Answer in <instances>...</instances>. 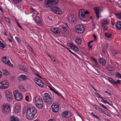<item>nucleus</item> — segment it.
Segmentation results:
<instances>
[{
  "instance_id": "f257e3e1",
  "label": "nucleus",
  "mask_w": 121,
  "mask_h": 121,
  "mask_svg": "<svg viewBox=\"0 0 121 121\" xmlns=\"http://www.w3.org/2000/svg\"><path fill=\"white\" fill-rule=\"evenodd\" d=\"M37 111L33 107L29 108L27 110L26 117L29 120H32L34 117Z\"/></svg>"
},
{
  "instance_id": "f03ea898",
  "label": "nucleus",
  "mask_w": 121,
  "mask_h": 121,
  "mask_svg": "<svg viewBox=\"0 0 121 121\" xmlns=\"http://www.w3.org/2000/svg\"><path fill=\"white\" fill-rule=\"evenodd\" d=\"M35 102L38 108H41L43 107V101L41 97L39 96L36 97L35 99Z\"/></svg>"
},
{
  "instance_id": "7ed1b4c3",
  "label": "nucleus",
  "mask_w": 121,
  "mask_h": 121,
  "mask_svg": "<svg viewBox=\"0 0 121 121\" xmlns=\"http://www.w3.org/2000/svg\"><path fill=\"white\" fill-rule=\"evenodd\" d=\"M85 29V27L84 26L78 25L75 26V30L78 33H81L84 31Z\"/></svg>"
},
{
  "instance_id": "20e7f679",
  "label": "nucleus",
  "mask_w": 121,
  "mask_h": 121,
  "mask_svg": "<svg viewBox=\"0 0 121 121\" xmlns=\"http://www.w3.org/2000/svg\"><path fill=\"white\" fill-rule=\"evenodd\" d=\"M58 2V0H46L45 3L47 7H51L52 5L57 4Z\"/></svg>"
},
{
  "instance_id": "39448f33",
  "label": "nucleus",
  "mask_w": 121,
  "mask_h": 121,
  "mask_svg": "<svg viewBox=\"0 0 121 121\" xmlns=\"http://www.w3.org/2000/svg\"><path fill=\"white\" fill-rule=\"evenodd\" d=\"M2 61L5 64L11 67H13V65L10 62L9 59L6 56H4L1 59Z\"/></svg>"
},
{
  "instance_id": "423d86ee",
  "label": "nucleus",
  "mask_w": 121,
  "mask_h": 121,
  "mask_svg": "<svg viewBox=\"0 0 121 121\" xmlns=\"http://www.w3.org/2000/svg\"><path fill=\"white\" fill-rule=\"evenodd\" d=\"M2 112L4 113L7 114L10 111V106H7V105L4 104L1 108Z\"/></svg>"
},
{
  "instance_id": "0eeeda50",
  "label": "nucleus",
  "mask_w": 121,
  "mask_h": 121,
  "mask_svg": "<svg viewBox=\"0 0 121 121\" xmlns=\"http://www.w3.org/2000/svg\"><path fill=\"white\" fill-rule=\"evenodd\" d=\"M9 83L6 80L2 81L0 82V88L2 89L7 88L9 86Z\"/></svg>"
},
{
  "instance_id": "6e6552de",
  "label": "nucleus",
  "mask_w": 121,
  "mask_h": 121,
  "mask_svg": "<svg viewBox=\"0 0 121 121\" xmlns=\"http://www.w3.org/2000/svg\"><path fill=\"white\" fill-rule=\"evenodd\" d=\"M84 10L80 9L79 11V16L81 19H82L83 21H86L87 20V19L85 17V15L83 14L84 13Z\"/></svg>"
},
{
  "instance_id": "1a4fd4ad",
  "label": "nucleus",
  "mask_w": 121,
  "mask_h": 121,
  "mask_svg": "<svg viewBox=\"0 0 121 121\" xmlns=\"http://www.w3.org/2000/svg\"><path fill=\"white\" fill-rule=\"evenodd\" d=\"M14 97L15 99L18 101L21 100L22 99L21 94L19 93L17 91H15L14 92Z\"/></svg>"
},
{
  "instance_id": "9d476101",
  "label": "nucleus",
  "mask_w": 121,
  "mask_h": 121,
  "mask_svg": "<svg viewBox=\"0 0 121 121\" xmlns=\"http://www.w3.org/2000/svg\"><path fill=\"white\" fill-rule=\"evenodd\" d=\"M5 95L8 101L9 102L11 101L13 98L12 93L9 91H7L5 93Z\"/></svg>"
},
{
  "instance_id": "9b49d317",
  "label": "nucleus",
  "mask_w": 121,
  "mask_h": 121,
  "mask_svg": "<svg viewBox=\"0 0 121 121\" xmlns=\"http://www.w3.org/2000/svg\"><path fill=\"white\" fill-rule=\"evenodd\" d=\"M52 110L54 112H57L59 109V105L53 104L52 106Z\"/></svg>"
},
{
  "instance_id": "f8f14e48",
  "label": "nucleus",
  "mask_w": 121,
  "mask_h": 121,
  "mask_svg": "<svg viewBox=\"0 0 121 121\" xmlns=\"http://www.w3.org/2000/svg\"><path fill=\"white\" fill-rule=\"evenodd\" d=\"M62 116L68 118L70 117L71 114L69 112H65L62 113Z\"/></svg>"
},
{
  "instance_id": "ddd939ff",
  "label": "nucleus",
  "mask_w": 121,
  "mask_h": 121,
  "mask_svg": "<svg viewBox=\"0 0 121 121\" xmlns=\"http://www.w3.org/2000/svg\"><path fill=\"white\" fill-rule=\"evenodd\" d=\"M94 9L96 16L98 18V19L99 17V14L100 11V9L99 7H96L94 8Z\"/></svg>"
},
{
  "instance_id": "4468645a",
  "label": "nucleus",
  "mask_w": 121,
  "mask_h": 121,
  "mask_svg": "<svg viewBox=\"0 0 121 121\" xmlns=\"http://www.w3.org/2000/svg\"><path fill=\"white\" fill-rule=\"evenodd\" d=\"M35 22L38 25L41 26L42 24V23L39 16L35 17Z\"/></svg>"
},
{
  "instance_id": "2eb2a0df",
  "label": "nucleus",
  "mask_w": 121,
  "mask_h": 121,
  "mask_svg": "<svg viewBox=\"0 0 121 121\" xmlns=\"http://www.w3.org/2000/svg\"><path fill=\"white\" fill-rule=\"evenodd\" d=\"M52 31L55 33L58 34L60 32V29L59 28L52 27L50 28Z\"/></svg>"
},
{
  "instance_id": "dca6fc26",
  "label": "nucleus",
  "mask_w": 121,
  "mask_h": 121,
  "mask_svg": "<svg viewBox=\"0 0 121 121\" xmlns=\"http://www.w3.org/2000/svg\"><path fill=\"white\" fill-rule=\"evenodd\" d=\"M26 77L24 75L22 74L20 75L18 78L19 81H22L25 80L26 79Z\"/></svg>"
},
{
  "instance_id": "f3484780",
  "label": "nucleus",
  "mask_w": 121,
  "mask_h": 121,
  "mask_svg": "<svg viewBox=\"0 0 121 121\" xmlns=\"http://www.w3.org/2000/svg\"><path fill=\"white\" fill-rule=\"evenodd\" d=\"M99 62L103 65H104L106 64L105 60L103 59L99 58L98 61Z\"/></svg>"
},
{
  "instance_id": "a211bd4d",
  "label": "nucleus",
  "mask_w": 121,
  "mask_h": 121,
  "mask_svg": "<svg viewBox=\"0 0 121 121\" xmlns=\"http://www.w3.org/2000/svg\"><path fill=\"white\" fill-rule=\"evenodd\" d=\"M56 10H54V12L57 14H58L59 15L61 14L62 13V11L57 7H56Z\"/></svg>"
},
{
  "instance_id": "6ab92c4d",
  "label": "nucleus",
  "mask_w": 121,
  "mask_h": 121,
  "mask_svg": "<svg viewBox=\"0 0 121 121\" xmlns=\"http://www.w3.org/2000/svg\"><path fill=\"white\" fill-rule=\"evenodd\" d=\"M116 26L118 30H121V22L118 21L116 24Z\"/></svg>"
},
{
  "instance_id": "aec40b11",
  "label": "nucleus",
  "mask_w": 121,
  "mask_h": 121,
  "mask_svg": "<svg viewBox=\"0 0 121 121\" xmlns=\"http://www.w3.org/2000/svg\"><path fill=\"white\" fill-rule=\"evenodd\" d=\"M20 107L18 105H16L14 109L15 112L16 113L20 111Z\"/></svg>"
},
{
  "instance_id": "412c9836",
  "label": "nucleus",
  "mask_w": 121,
  "mask_h": 121,
  "mask_svg": "<svg viewBox=\"0 0 121 121\" xmlns=\"http://www.w3.org/2000/svg\"><path fill=\"white\" fill-rule=\"evenodd\" d=\"M82 40L79 37H78L76 38L75 42L78 44H80L82 43Z\"/></svg>"
},
{
  "instance_id": "4be33fe9",
  "label": "nucleus",
  "mask_w": 121,
  "mask_h": 121,
  "mask_svg": "<svg viewBox=\"0 0 121 121\" xmlns=\"http://www.w3.org/2000/svg\"><path fill=\"white\" fill-rule=\"evenodd\" d=\"M51 96L48 94L46 93L44 94V95L43 96V98L44 100H45L48 98H51Z\"/></svg>"
},
{
  "instance_id": "5701e85b",
  "label": "nucleus",
  "mask_w": 121,
  "mask_h": 121,
  "mask_svg": "<svg viewBox=\"0 0 121 121\" xmlns=\"http://www.w3.org/2000/svg\"><path fill=\"white\" fill-rule=\"evenodd\" d=\"M44 101L48 104H51L52 103V99L51 97L49 98H48V99L44 100Z\"/></svg>"
},
{
  "instance_id": "b1692460",
  "label": "nucleus",
  "mask_w": 121,
  "mask_h": 121,
  "mask_svg": "<svg viewBox=\"0 0 121 121\" xmlns=\"http://www.w3.org/2000/svg\"><path fill=\"white\" fill-rule=\"evenodd\" d=\"M18 88L21 91L23 92H25L26 91V89L25 87L22 86L21 85H19L18 86Z\"/></svg>"
},
{
  "instance_id": "393cba45",
  "label": "nucleus",
  "mask_w": 121,
  "mask_h": 121,
  "mask_svg": "<svg viewBox=\"0 0 121 121\" xmlns=\"http://www.w3.org/2000/svg\"><path fill=\"white\" fill-rule=\"evenodd\" d=\"M115 15L117 18L121 19V13H115Z\"/></svg>"
},
{
  "instance_id": "a878e982",
  "label": "nucleus",
  "mask_w": 121,
  "mask_h": 121,
  "mask_svg": "<svg viewBox=\"0 0 121 121\" xmlns=\"http://www.w3.org/2000/svg\"><path fill=\"white\" fill-rule=\"evenodd\" d=\"M19 67L21 69H22L25 72H26L27 70L26 68L24 66L21 65H20Z\"/></svg>"
},
{
  "instance_id": "bb28decb",
  "label": "nucleus",
  "mask_w": 121,
  "mask_h": 121,
  "mask_svg": "<svg viewBox=\"0 0 121 121\" xmlns=\"http://www.w3.org/2000/svg\"><path fill=\"white\" fill-rule=\"evenodd\" d=\"M11 121H19V120L17 117L12 116L11 117Z\"/></svg>"
},
{
  "instance_id": "cd10ccee",
  "label": "nucleus",
  "mask_w": 121,
  "mask_h": 121,
  "mask_svg": "<svg viewBox=\"0 0 121 121\" xmlns=\"http://www.w3.org/2000/svg\"><path fill=\"white\" fill-rule=\"evenodd\" d=\"M103 112L106 115H107L108 116H109L110 114L106 110H105L101 108V109L100 112Z\"/></svg>"
},
{
  "instance_id": "c85d7f7f",
  "label": "nucleus",
  "mask_w": 121,
  "mask_h": 121,
  "mask_svg": "<svg viewBox=\"0 0 121 121\" xmlns=\"http://www.w3.org/2000/svg\"><path fill=\"white\" fill-rule=\"evenodd\" d=\"M108 79L109 81L111 83L114 85H117L116 83L115 82L112 78L109 77L108 78Z\"/></svg>"
},
{
  "instance_id": "c756f323",
  "label": "nucleus",
  "mask_w": 121,
  "mask_h": 121,
  "mask_svg": "<svg viewBox=\"0 0 121 121\" xmlns=\"http://www.w3.org/2000/svg\"><path fill=\"white\" fill-rule=\"evenodd\" d=\"M104 35L106 37L108 38H110L112 36V35L111 34H109L105 33H104Z\"/></svg>"
},
{
  "instance_id": "7c9ffc66",
  "label": "nucleus",
  "mask_w": 121,
  "mask_h": 121,
  "mask_svg": "<svg viewBox=\"0 0 121 121\" xmlns=\"http://www.w3.org/2000/svg\"><path fill=\"white\" fill-rule=\"evenodd\" d=\"M36 83L40 87H43L44 86V83H43L42 82H38V83H37V82H36Z\"/></svg>"
},
{
  "instance_id": "2f4dec72",
  "label": "nucleus",
  "mask_w": 121,
  "mask_h": 121,
  "mask_svg": "<svg viewBox=\"0 0 121 121\" xmlns=\"http://www.w3.org/2000/svg\"><path fill=\"white\" fill-rule=\"evenodd\" d=\"M71 21L73 23H76L77 22V20L75 19L74 21H73L74 15H71Z\"/></svg>"
},
{
  "instance_id": "473e14b6",
  "label": "nucleus",
  "mask_w": 121,
  "mask_h": 121,
  "mask_svg": "<svg viewBox=\"0 0 121 121\" xmlns=\"http://www.w3.org/2000/svg\"><path fill=\"white\" fill-rule=\"evenodd\" d=\"M108 24V21L107 20H104L102 23V25H106Z\"/></svg>"
},
{
  "instance_id": "72a5a7b5",
  "label": "nucleus",
  "mask_w": 121,
  "mask_h": 121,
  "mask_svg": "<svg viewBox=\"0 0 121 121\" xmlns=\"http://www.w3.org/2000/svg\"><path fill=\"white\" fill-rule=\"evenodd\" d=\"M61 26L64 29H65L67 28V27H68L67 24L65 23H64L63 25H62Z\"/></svg>"
},
{
  "instance_id": "f704fd0d",
  "label": "nucleus",
  "mask_w": 121,
  "mask_h": 121,
  "mask_svg": "<svg viewBox=\"0 0 121 121\" xmlns=\"http://www.w3.org/2000/svg\"><path fill=\"white\" fill-rule=\"evenodd\" d=\"M3 74L4 75H8L9 74V73L8 72L7 70L4 69H3Z\"/></svg>"
},
{
  "instance_id": "c9c22d12",
  "label": "nucleus",
  "mask_w": 121,
  "mask_h": 121,
  "mask_svg": "<svg viewBox=\"0 0 121 121\" xmlns=\"http://www.w3.org/2000/svg\"><path fill=\"white\" fill-rule=\"evenodd\" d=\"M5 48V45L4 44L1 42V41H0V48Z\"/></svg>"
},
{
  "instance_id": "e433bc0d",
  "label": "nucleus",
  "mask_w": 121,
  "mask_h": 121,
  "mask_svg": "<svg viewBox=\"0 0 121 121\" xmlns=\"http://www.w3.org/2000/svg\"><path fill=\"white\" fill-rule=\"evenodd\" d=\"M115 75L117 77L120 78H121V75L118 72L116 73H115Z\"/></svg>"
},
{
  "instance_id": "4c0bfd02",
  "label": "nucleus",
  "mask_w": 121,
  "mask_h": 121,
  "mask_svg": "<svg viewBox=\"0 0 121 121\" xmlns=\"http://www.w3.org/2000/svg\"><path fill=\"white\" fill-rule=\"evenodd\" d=\"M100 98L102 99H103V102L105 103H107V101H109V100H105L104 99H106V98L105 97H100Z\"/></svg>"
},
{
  "instance_id": "58836bf2",
  "label": "nucleus",
  "mask_w": 121,
  "mask_h": 121,
  "mask_svg": "<svg viewBox=\"0 0 121 121\" xmlns=\"http://www.w3.org/2000/svg\"><path fill=\"white\" fill-rule=\"evenodd\" d=\"M95 107V108L97 110H99V111L100 112L101 111V109L102 108H100L98 106L95 105L94 106Z\"/></svg>"
},
{
  "instance_id": "ea45409f",
  "label": "nucleus",
  "mask_w": 121,
  "mask_h": 121,
  "mask_svg": "<svg viewBox=\"0 0 121 121\" xmlns=\"http://www.w3.org/2000/svg\"><path fill=\"white\" fill-rule=\"evenodd\" d=\"M47 55L52 60H53V61H56V59H55L53 57V56H52L50 55H49V54H48V53L47 54Z\"/></svg>"
},
{
  "instance_id": "a19ab883",
  "label": "nucleus",
  "mask_w": 121,
  "mask_h": 121,
  "mask_svg": "<svg viewBox=\"0 0 121 121\" xmlns=\"http://www.w3.org/2000/svg\"><path fill=\"white\" fill-rule=\"evenodd\" d=\"M52 6V7L51 8V9L54 11V10H56V7H57L56 6H53L52 5L51 6Z\"/></svg>"
},
{
  "instance_id": "79ce46f5",
  "label": "nucleus",
  "mask_w": 121,
  "mask_h": 121,
  "mask_svg": "<svg viewBox=\"0 0 121 121\" xmlns=\"http://www.w3.org/2000/svg\"><path fill=\"white\" fill-rule=\"evenodd\" d=\"M102 26L104 30H107L108 29V27L106 25H102Z\"/></svg>"
},
{
  "instance_id": "37998d69",
  "label": "nucleus",
  "mask_w": 121,
  "mask_h": 121,
  "mask_svg": "<svg viewBox=\"0 0 121 121\" xmlns=\"http://www.w3.org/2000/svg\"><path fill=\"white\" fill-rule=\"evenodd\" d=\"M50 89L52 91L54 92V93H55L57 95H58L60 96V95H59L51 87H49Z\"/></svg>"
},
{
  "instance_id": "c03bdc74",
  "label": "nucleus",
  "mask_w": 121,
  "mask_h": 121,
  "mask_svg": "<svg viewBox=\"0 0 121 121\" xmlns=\"http://www.w3.org/2000/svg\"><path fill=\"white\" fill-rule=\"evenodd\" d=\"M73 48V49H74L75 51H78L79 49L75 45L74 46Z\"/></svg>"
},
{
  "instance_id": "a18cd8bd",
  "label": "nucleus",
  "mask_w": 121,
  "mask_h": 121,
  "mask_svg": "<svg viewBox=\"0 0 121 121\" xmlns=\"http://www.w3.org/2000/svg\"><path fill=\"white\" fill-rule=\"evenodd\" d=\"M69 45L70 47L71 48H73L74 45H75L73 44L72 42H70L69 43Z\"/></svg>"
},
{
  "instance_id": "49530a36",
  "label": "nucleus",
  "mask_w": 121,
  "mask_h": 121,
  "mask_svg": "<svg viewBox=\"0 0 121 121\" xmlns=\"http://www.w3.org/2000/svg\"><path fill=\"white\" fill-rule=\"evenodd\" d=\"M99 103L103 108L106 110H108V108L104 105L100 103Z\"/></svg>"
},
{
  "instance_id": "de8ad7c7",
  "label": "nucleus",
  "mask_w": 121,
  "mask_h": 121,
  "mask_svg": "<svg viewBox=\"0 0 121 121\" xmlns=\"http://www.w3.org/2000/svg\"><path fill=\"white\" fill-rule=\"evenodd\" d=\"M13 2L16 4L18 3H19L21 0H12Z\"/></svg>"
},
{
  "instance_id": "09e8293b",
  "label": "nucleus",
  "mask_w": 121,
  "mask_h": 121,
  "mask_svg": "<svg viewBox=\"0 0 121 121\" xmlns=\"http://www.w3.org/2000/svg\"><path fill=\"white\" fill-rule=\"evenodd\" d=\"M15 38L18 43H21L20 40L18 37H15Z\"/></svg>"
},
{
  "instance_id": "8fccbe9b",
  "label": "nucleus",
  "mask_w": 121,
  "mask_h": 121,
  "mask_svg": "<svg viewBox=\"0 0 121 121\" xmlns=\"http://www.w3.org/2000/svg\"><path fill=\"white\" fill-rule=\"evenodd\" d=\"M5 20L6 22H8L9 24H11V22L10 21V20L9 19L7 18H5Z\"/></svg>"
},
{
  "instance_id": "3c124183",
  "label": "nucleus",
  "mask_w": 121,
  "mask_h": 121,
  "mask_svg": "<svg viewBox=\"0 0 121 121\" xmlns=\"http://www.w3.org/2000/svg\"><path fill=\"white\" fill-rule=\"evenodd\" d=\"M91 114L93 116L96 118L97 119H98L99 118V117L96 115L93 112H92Z\"/></svg>"
},
{
  "instance_id": "603ef678",
  "label": "nucleus",
  "mask_w": 121,
  "mask_h": 121,
  "mask_svg": "<svg viewBox=\"0 0 121 121\" xmlns=\"http://www.w3.org/2000/svg\"><path fill=\"white\" fill-rule=\"evenodd\" d=\"M121 80H118L116 82H115L116 83L117 85H115L116 86H117V85L118 84H120L121 83L120 81Z\"/></svg>"
},
{
  "instance_id": "864d4df0",
  "label": "nucleus",
  "mask_w": 121,
  "mask_h": 121,
  "mask_svg": "<svg viewBox=\"0 0 121 121\" xmlns=\"http://www.w3.org/2000/svg\"><path fill=\"white\" fill-rule=\"evenodd\" d=\"M95 94L96 95L97 97L98 98H100L101 97H100V96H101V95H100L99 94H98L97 93H96Z\"/></svg>"
},
{
  "instance_id": "5fc2aeb1",
  "label": "nucleus",
  "mask_w": 121,
  "mask_h": 121,
  "mask_svg": "<svg viewBox=\"0 0 121 121\" xmlns=\"http://www.w3.org/2000/svg\"><path fill=\"white\" fill-rule=\"evenodd\" d=\"M69 52H70L73 55L75 56H76L77 57H78V56H77V55L76 54L74 53H73V52H72L70 50H69Z\"/></svg>"
},
{
  "instance_id": "6e6d98bb",
  "label": "nucleus",
  "mask_w": 121,
  "mask_h": 121,
  "mask_svg": "<svg viewBox=\"0 0 121 121\" xmlns=\"http://www.w3.org/2000/svg\"><path fill=\"white\" fill-rule=\"evenodd\" d=\"M108 69L109 71H112L113 70V69L111 67H108Z\"/></svg>"
},
{
  "instance_id": "4d7b16f0",
  "label": "nucleus",
  "mask_w": 121,
  "mask_h": 121,
  "mask_svg": "<svg viewBox=\"0 0 121 121\" xmlns=\"http://www.w3.org/2000/svg\"><path fill=\"white\" fill-rule=\"evenodd\" d=\"M91 58L93 60H94L96 63H97V61L96 60L95 58H94L92 56L91 57Z\"/></svg>"
},
{
  "instance_id": "13d9d810",
  "label": "nucleus",
  "mask_w": 121,
  "mask_h": 121,
  "mask_svg": "<svg viewBox=\"0 0 121 121\" xmlns=\"http://www.w3.org/2000/svg\"><path fill=\"white\" fill-rule=\"evenodd\" d=\"M108 101V102L107 101V103L110 105L112 106V102L110 101Z\"/></svg>"
},
{
  "instance_id": "bf43d9fd",
  "label": "nucleus",
  "mask_w": 121,
  "mask_h": 121,
  "mask_svg": "<svg viewBox=\"0 0 121 121\" xmlns=\"http://www.w3.org/2000/svg\"><path fill=\"white\" fill-rule=\"evenodd\" d=\"M17 26H18L19 27L21 28V29H23L22 28V27L21 25L19 24L18 22H17Z\"/></svg>"
},
{
  "instance_id": "052dcab7",
  "label": "nucleus",
  "mask_w": 121,
  "mask_h": 121,
  "mask_svg": "<svg viewBox=\"0 0 121 121\" xmlns=\"http://www.w3.org/2000/svg\"><path fill=\"white\" fill-rule=\"evenodd\" d=\"M112 54L113 56H115L117 54V53L115 51H113L112 53Z\"/></svg>"
},
{
  "instance_id": "680f3d73",
  "label": "nucleus",
  "mask_w": 121,
  "mask_h": 121,
  "mask_svg": "<svg viewBox=\"0 0 121 121\" xmlns=\"http://www.w3.org/2000/svg\"><path fill=\"white\" fill-rule=\"evenodd\" d=\"M89 12L87 11H84V14H89Z\"/></svg>"
},
{
  "instance_id": "e2e57ef3",
  "label": "nucleus",
  "mask_w": 121,
  "mask_h": 121,
  "mask_svg": "<svg viewBox=\"0 0 121 121\" xmlns=\"http://www.w3.org/2000/svg\"><path fill=\"white\" fill-rule=\"evenodd\" d=\"M97 63H96V62L95 63V62H93V64L94 65L95 67H97Z\"/></svg>"
},
{
  "instance_id": "0e129e2a",
  "label": "nucleus",
  "mask_w": 121,
  "mask_h": 121,
  "mask_svg": "<svg viewBox=\"0 0 121 121\" xmlns=\"http://www.w3.org/2000/svg\"><path fill=\"white\" fill-rule=\"evenodd\" d=\"M93 37L94 38V40H96V36L95 35H93Z\"/></svg>"
},
{
  "instance_id": "69168bd1",
  "label": "nucleus",
  "mask_w": 121,
  "mask_h": 121,
  "mask_svg": "<svg viewBox=\"0 0 121 121\" xmlns=\"http://www.w3.org/2000/svg\"><path fill=\"white\" fill-rule=\"evenodd\" d=\"M34 79L37 82L39 80H40V79L37 78H35Z\"/></svg>"
},
{
  "instance_id": "338daca9",
  "label": "nucleus",
  "mask_w": 121,
  "mask_h": 121,
  "mask_svg": "<svg viewBox=\"0 0 121 121\" xmlns=\"http://www.w3.org/2000/svg\"><path fill=\"white\" fill-rule=\"evenodd\" d=\"M29 97L28 96H26L25 97L26 100L27 101H28L29 100Z\"/></svg>"
},
{
  "instance_id": "774afa93",
  "label": "nucleus",
  "mask_w": 121,
  "mask_h": 121,
  "mask_svg": "<svg viewBox=\"0 0 121 121\" xmlns=\"http://www.w3.org/2000/svg\"><path fill=\"white\" fill-rule=\"evenodd\" d=\"M79 121H82V118L80 116L79 118H78Z\"/></svg>"
}]
</instances>
